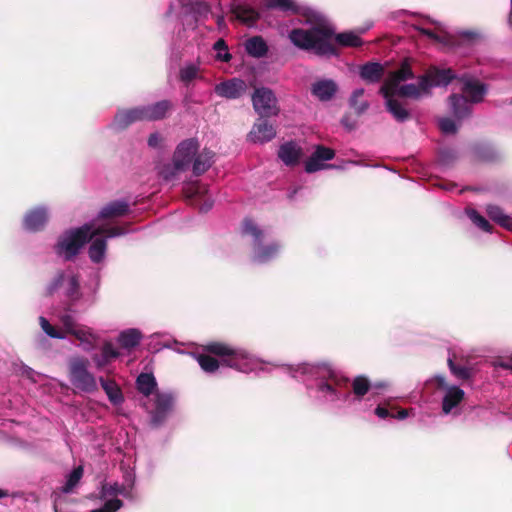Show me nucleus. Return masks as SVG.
Wrapping results in <instances>:
<instances>
[{"instance_id": "423d86ee", "label": "nucleus", "mask_w": 512, "mask_h": 512, "mask_svg": "<svg viewBox=\"0 0 512 512\" xmlns=\"http://www.w3.org/2000/svg\"><path fill=\"white\" fill-rule=\"evenodd\" d=\"M481 40V33L474 30H466L456 34H445L442 36V43L455 51L471 49Z\"/></svg>"}, {"instance_id": "393cba45", "label": "nucleus", "mask_w": 512, "mask_h": 512, "mask_svg": "<svg viewBox=\"0 0 512 512\" xmlns=\"http://www.w3.org/2000/svg\"><path fill=\"white\" fill-rule=\"evenodd\" d=\"M384 67L380 63L368 62L360 69V76L369 83H377L384 76Z\"/></svg>"}, {"instance_id": "6e6552de", "label": "nucleus", "mask_w": 512, "mask_h": 512, "mask_svg": "<svg viewBox=\"0 0 512 512\" xmlns=\"http://www.w3.org/2000/svg\"><path fill=\"white\" fill-rule=\"evenodd\" d=\"M174 398L167 393H157L155 395V408L151 412V422L157 427L160 426L168 414L172 411Z\"/></svg>"}, {"instance_id": "69168bd1", "label": "nucleus", "mask_w": 512, "mask_h": 512, "mask_svg": "<svg viewBox=\"0 0 512 512\" xmlns=\"http://www.w3.org/2000/svg\"><path fill=\"white\" fill-rule=\"evenodd\" d=\"M420 32H421V34L429 37L430 39H434V40L442 42V37H439L434 31H432L430 29L421 28Z\"/></svg>"}, {"instance_id": "aec40b11", "label": "nucleus", "mask_w": 512, "mask_h": 512, "mask_svg": "<svg viewBox=\"0 0 512 512\" xmlns=\"http://www.w3.org/2000/svg\"><path fill=\"white\" fill-rule=\"evenodd\" d=\"M47 212L43 208H35L26 213L24 227L29 231H39L47 222Z\"/></svg>"}, {"instance_id": "8fccbe9b", "label": "nucleus", "mask_w": 512, "mask_h": 512, "mask_svg": "<svg viewBox=\"0 0 512 512\" xmlns=\"http://www.w3.org/2000/svg\"><path fill=\"white\" fill-rule=\"evenodd\" d=\"M80 284L77 276H72L69 279L68 288L66 291L67 296L71 300H77L80 297Z\"/></svg>"}, {"instance_id": "4be33fe9", "label": "nucleus", "mask_w": 512, "mask_h": 512, "mask_svg": "<svg viewBox=\"0 0 512 512\" xmlns=\"http://www.w3.org/2000/svg\"><path fill=\"white\" fill-rule=\"evenodd\" d=\"M464 391L457 387L451 386L446 391L442 399V410L445 414H449L453 408L457 407L464 399Z\"/></svg>"}, {"instance_id": "a878e982", "label": "nucleus", "mask_w": 512, "mask_h": 512, "mask_svg": "<svg viewBox=\"0 0 512 512\" xmlns=\"http://www.w3.org/2000/svg\"><path fill=\"white\" fill-rule=\"evenodd\" d=\"M486 213L488 217L501 227L512 231V217L505 214L503 209L497 205H487Z\"/></svg>"}, {"instance_id": "bf43d9fd", "label": "nucleus", "mask_w": 512, "mask_h": 512, "mask_svg": "<svg viewBox=\"0 0 512 512\" xmlns=\"http://www.w3.org/2000/svg\"><path fill=\"white\" fill-rule=\"evenodd\" d=\"M63 326L68 334H72V331L76 330L78 326L76 325L74 319L70 315H65L62 317Z\"/></svg>"}, {"instance_id": "0e129e2a", "label": "nucleus", "mask_w": 512, "mask_h": 512, "mask_svg": "<svg viewBox=\"0 0 512 512\" xmlns=\"http://www.w3.org/2000/svg\"><path fill=\"white\" fill-rule=\"evenodd\" d=\"M161 141V137L157 133H152L148 137V145L150 147H157Z\"/></svg>"}, {"instance_id": "f03ea898", "label": "nucleus", "mask_w": 512, "mask_h": 512, "mask_svg": "<svg viewBox=\"0 0 512 512\" xmlns=\"http://www.w3.org/2000/svg\"><path fill=\"white\" fill-rule=\"evenodd\" d=\"M205 353L197 356V362L206 373H214L219 367L227 366L246 372L248 355L245 351L223 342L213 341L203 346Z\"/></svg>"}, {"instance_id": "1a4fd4ad", "label": "nucleus", "mask_w": 512, "mask_h": 512, "mask_svg": "<svg viewBox=\"0 0 512 512\" xmlns=\"http://www.w3.org/2000/svg\"><path fill=\"white\" fill-rule=\"evenodd\" d=\"M147 121L144 106H137L130 109L119 110L114 117V125L124 130L135 122Z\"/></svg>"}, {"instance_id": "338daca9", "label": "nucleus", "mask_w": 512, "mask_h": 512, "mask_svg": "<svg viewBox=\"0 0 512 512\" xmlns=\"http://www.w3.org/2000/svg\"><path fill=\"white\" fill-rule=\"evenodd\" d=\"M93 360L94 362L96 363L97 367H104L106 366L107 364H109L111 361L108 360L107 358H104V355H95L93 357Z\"/></svg>"}, {"instance_id": "49530a36", "label": "nucleus", "mask_w": 512, "mask_h": 512, "mask_svg": "<svg viewBox=\"0 0 512 512\" xmlns=\"http://www.w3.org/2000/svg\"><path fill=\"white\" fill-rule=\"evenodd\" d=\"M39 322L42 330L51 338L63 339L65 335L58 331L45 317H40Z\"/></svg>"}, {"instance_id": "680f3d73", "label": "nucleus", "mask_w": 512, "mask_h": 512, "mask_svg": "<svg viewBox=\"0 0 512 512\" xmlns=\"http://www.w3.org/2000/svg\"><path fill=\"white\" fill-rule=\"evenodd\" d=\"M434 382L436 384V386L439 388V389H446L448 390V388L450 387L447 382H446V378L445 376L443 375H436L434 377Z\"/></svg>"}, {"instance_id": "c9c22d12", "label": "nucleus", "mask_w": 512, "mask_h": 512, "mask_svg": "<svg viewBox=\"0 0 512 512\" xmlns=\"http://www.w3.org/2000/svg\"><path fill=\"white\" fill-rule=\"evenodd\" d=\"M363 95V88L356 89L353 91L349 99V105L352 109H354L357 115L363 114L369 108V103L366 100L362 99Z\"/></svg>"}, {"instance_id": "6e6d98bb", "label": "nucleus", "mask_w": 512, "mask_h": 512, "mask_svg": "<svg viewBox=\"0 0 512 512\" xmlns=\"http://www.w3.org/2000/svg\"><path fill=\"white\" fill-rule=\"evenodd\" d=\"M64 281V273L59 272L55 278L51 281V283L47 286L46 295H53L63 284Z\"/></svg>"}, {"instance_id": "20e7f679", "label": "nucleus", "mask_w": 512, "mask_h": 512, "mask_svg": "<svg viewBox=\"0 0 512 512\" xmlns=\"http://www.w3.org/2000/svg\"><path fill=\"white\" fill-rule=\"evenodd\" d=\"M89 361L86 358H74L69 363L70 382L77 389L91 393L97 390L96 379L88 371Z\"/></svg>"}, {"instance_id": "b1692460", "label": "nucleus", "mask_w": 512, "mask_h": 512, "mask_svg": "<svg viewBox=\"0 0 512 512\" xmlns=\"http://www.w3.org/2000/svg\"><path fill=\"white\" fill-rule=\"evenodd\" d=\"M215 153L208 149H203L201 153H199L193 162V174L195 176H200L204 174L213 164Z\"/></svg>"}, {"instance_id": "c85d7f7f", "label": "nucleus", "mask_w": 512, "mask_h": 512, "mask_svg": "<svg viewBox=\"0 0 512 512\" xmlns=\"http://www.w3.org/2000/svg\"><path fill=\"white\" fill-rule=\"evenodd\" d=\"M423 94H429L428 89L421 87V76L418 78V84H405L396 88V95L400 97H407L418 99Z\"/></svg>"}, {"instance_id": "774afa93", "label": "nucleus", "mask_w": 512, "mask_h": 512, "mask_svg": "<svg viewBox=\"0 0 512 512\" xmlns=\"http://www.w3.org/2000/svg\"><path fill=\"white\" fill-rule=\"evenodd\" d=\"M107 493L109 495H117L119 493H122V487H120L118 484H114V485H111L108 489H107Z\"/></svg>"}, {"instance_id": "a19ab883", "label": "nucleus", "mask_w": 512, "mask_h": 512, "mask_svg": "<svg viewBox=\"0 0 512 512\" xmlns=\"http://www.w3.org/2000/svg\"><path fill=\"white\" fill-rule=\"evenodd\" d=\"M83 467L78 466L72 470V472L67 476V480L65 485L62 487V491L64 493L71 492L77 484L80 482L81 478L83 477Z\"/></svg>"}, {"instance_id": "f8f14e48", "label": "nucleus", "mask_w": 512, "mask_h": 512, "mask_svg": "<svg viewBox=\"0 0 512 512\" xmlns=\"http://www.w3.org/2000/svg\"><path fill=\"white\" fill-rule=\"evenodd\" d=\"M276 136L275 127L268 122L266 118H261L254 123L250 133L249 140L253 143H265L271 141Z\"/></svg>"}, {"instance_id": "ea45409f", "label": "nucleus", "mask_w": 512, "mask_h": 512, "mask_svg": "<svg viewBox=\"0 0 512 512\" xmlns=\"http://www.w3.org/2000/svg\"><path fill=\"white\" fill-rule=\"evenodd\" d=\"M370 387H371L370 381L368 380L367 377H365L363 375H359V376L355 377L352 382V391H353L354 395L358 398H361L364 395H366L367 392L369 391Z\"/></svg>"}, {"instance_id": "39448f33", "label": "nucleus", "mask_w": 512, "mask_h": 512, "mask_svg": "<svg viewBox=\"0 0 512 512\" xmlns=\"http://www.w3.org/2000/svg\"><path fill=\"white\" fill-rule=\"evenodd\" d=\"M252 103L255 112L261 118L277 116L280 112L275 94L271 89L266 87L256 88L254 90Z\"/></svg>"}, {"instance_id": "f3484780", "label": "nucleus", "mask_w": 512, "mask_h": 512, "mask_svg": "<svg viewBox=\"0 0 512 512\" xmlns=\"http://www.w3.org/2000/svg\"><path fill=\"white\" fill-rule=\"evenodd\" d=\"M451 111L454 117L461 121L468 118L471 114V106L468 99L464 95L452 94L448 98Z\"/></svg>"}, {"instance_id": "0eeeda50", "label": "nucleus", "mask_w": 512, "mask_h": 512, "mask_svg": "<svg viewBox=\"0 0 512 512\" xmlns=\"http://www.w3.org/2000/svg\"><path fill=\"white\" fill-rule=\"evenodd\" d=\"M455 78L456 75L452 69H439L432 66L425 74L421 75V87L423 89H428V92L430 93L431 87L446 86Z\"/></svg>"}, {"instance_id": "c756f323", "label": "nucleus", "mask_w": 512, "mask_h": 512, "mask_svg": "<svg viewBox=\"0 0 512 512\" xmlns=\"http://www.w3.org/2000/svg\"><path fill=\"white\" fill-rule=\"evenodd\" d=\"M100 383L111 403L118 405L123 402L124 398L122 391L115 381L100 378Z\"/></svg>"}, {"instance_id": "2eb2a0df", "label": "nucleus", "mask_w": 512, "mask_h": 512, "mask_svg": "<svg viewBox=\"0 0 512 512\" xmlns=\"http://www.w3.org/2000/svg\"><path fill=\"white\" fill-rule=\"evenodd\" d=\"M413 78L414 74L410 64L404 62L401 64L399 69L389 74L381 88H386V92L396 91V88L399 86L401 82Z\"/></svg>"}, {"instance_id": "58836bf2", "label": "nucleus", "mask_w": 512, "mask_h": 512, "mask_svg": "<svg viewBox=\"0 0 512 512\" xmlns=\"http://www.w3.org/2000/svg\"><path fill=\"white\" fill-rule=\"evenodd\" d=\"M123 234H125V229L120 226H99L97 228H91L92 239L99 235H104L107 238H112Z\"/></svg>"}, {"instance_id": "f257e3e1", "label": "nucleus", "mask_w": 512, "mask_h": 512, "mask_svg": "<svg viewBox=\"0 0 512 512\" xmlns=\"http://www.w3.org/2000/svg\"><path fill=\"white\" fill-rule=\"evenodd\" d=\"M289 39L297 48L312 51L320 57L338 54L333 40L344 47H359L362 45L361 38L353 32H343L335 35L334 29L325 24H316L308 29H292L289 33Z\"/></svg>"}, {"instance_id": "4c0bfd02", "label": "nucleus", "mask_w": 512, "mask_h": 512, "mask_svg": "<svg viewBox=\"0 0 512 512\" xmlns=\"http://www.w3.org/2000/svg\"><path fill=\"white\" fill-rule=\"evenodd\" d=\"M200 67L196 64H188L179 71V80L185 85H189L193 80L200 78Z\"/></svg>"}, {"instance_id": "052dcab7", "label": "nucleus", "mask_w": 512, "mask_h": 512, "mask_svg": "<svg viewBox=\"0 0 512 512\" xmlns=\"http://www.w3.org/2000/svg\"><path fill=\"white\" fill-rule=\"evenodd\" d=\"M375 414L382 418V419H385L387 417H392L394 418L395 415L394 414H391V412L385 408V407H382V406H377L376 409H375Z\"/></svg>"}, {"instance_id": "ddd939ff", "label": "nucleus", "mask_w": 512, "mask_h": 512, "mask_svg": "<svg viewBox=\"0 0 512 512\" xmlns=\"http://www.w3.org/2000/svg\"><path fill=\"white\" fill-rule=\"evenodd\" d=\"M380 94L386 99V109L397 122H405L411 118L410 112L403 104L394 98L396 91L386 92V88H380Z\"/></svg>"}, {"instance_id": "13d9d810", "label": "nucleus", "mask_w": 512, "mask_h": 512, "mask_svg": "<svg viewBox=\"0 0 512 512\" xmlns=\"http://www.w3.org/2000/svg\"><path fill=\"white\" fill-rule=\"evenodd\" d=\"M101 354L104 355V358H107L110 361L119 356V352L113 347L111 342H105L103 344Z\"/></svg>"}, {"instance_id": "473e14b6", "label": "nucleus", "mask_w": 512, "mask_h": 512, "mask_svg": "<svg viewBox=\"0 0 512 512\" xmlns=\"http://www.w3.org/2000/svg\"><path fill=\"white\" fill-rule=\"evenodd\" d=\"M107 243L104 238H95L88 250L89 257L92 262L100 263L106 252Z\"/></svg>"}, {"instance_id": "4468645a", "label": "nucleus", "mask_w": 512, "mask_h": 512, "mask_svg": "<svg viewBox=\"0 0 512 512\" xmlns=\"http://www.w3.org/2000/svg\"><path fill=\"white\" fill-rule=\"evenodd\" d=\"M460 80L463 83L462 93L465 94L469 102L479 103L483 100L487 93V86L485 84L471 78H461Z\"/></svg>"}, {"instance_id": "7c9ffc66", "label": "nucleus", "mask_w": 512, "mask_h": 512, "mask_svg": "<svg viewBox=\"0 0 512 512\" xmlns=\"http://www.w3.org/2000/svg\"><path fill=\"white\" fill-rule=\"evenodd\" d=\"M141 337L142 335L137 329H128L119 334L118 343L122 348L131 349L140 343Z\"/></svg>"}, {"instance_id": "de8ad7c7", "label": "nucleus", "mask_w": 512, "mask_h": 512, "mask_svg": "<svg viewBox=\"0 0 512 512\" xmlns=\"http://www.w3.org/2000/svg\"><path fill=\"white\" fill-rule=\"evenodd\" d=\"M313 154L315 158H318L320 161H329L335 157V151L323 145H317Z\"/></svg>"}, {"instance_id": "3c124183", "label": "nucleus", "mask_w": 512, "mask_h": 512, "mask_svg": "<svg viewBox=\"0 0 512 512\" xmlns=\"http://www.w3.org/2000/svg\"><path fill=\"white\" fill-rule=\"evenodd\" d=\"M321 162L322 161H320L318 158H315V155L312 153V155L305 162V171L307 173H314L324 169L326 165L322 164Z\"/></svg>"}, {"instance_id": "a18cd8bd", "label": "nucleus", "mask_w": 512, "mask_h": 512, "mask_svg": "<svg viewBox=\"0 0 512 512\" xmlns=\"http://www.w3.org/2000/svg\"><path fill=\"white\" fill-rule=\"evenodd\" d=\"M468 216L473 221V223L483 231H492V225L489 223V221L485 219L482 215H480L476 210L472 209L471 211H469Z\"/></svg>"}, {"instance_id": "9b49d317", "label": "nucleus", "mask_w": 512, "mask_h": 512, "mask_svg": "<svg viewBox=\"0 0 512 512\" xmlns=\"http://www.w3.org/2000/svg\"><path fill=\"white\" fill-rule=\"evenodd\" d=\"M246 89L247 85L244 80L232 78L217 84L214 91L220 97L237 99L246 92Z\"/></svg>"}, {"instance_id": "7ed1b4c3", "label": "nucleus", "mask_w": 512, "mask_h": 512, "mask_svg": "<svg viewBox=\"0 0 512 512\" xmlns=\"http://www.w3.org/2000/svg\"><path fill=\"white\" fill-rule=\"evenodd\" d=\"M91 223H86L81 227L69 229L59 236L54 251L57 255L63 256L64 260L74 259L85 244L92 240Z\"/></svg>"}, {"instance_id": "4d7b16f0", "label": "nucleus", "mask_w": 512, "mask_h": 512, "mask_svg": "<svg viewBox=\"0 0 512 512\" xmlns=\"http://www.w3.org/2000/svg\"><path fill=\"white\" fill-rule=\"evenodd\" d=\"M319 391L322 393L334 395L333 400L339 399L341 397L340 393L335 388L331 379H329V381L326 382H321L319 384Z\"/></svg>"}, {"instance_id": "6ab92c4d", "label": "nucleus", "mask_w": 512, "mask_h": 512, "mask_svg": "<svg viewBox=\"0 0 512 512\" xmlns=\"http://www.w3.org/2000/svg\"><path fill=\"white\" fill-rule=\"evenodd\" d=\"M302 150L296 143L290 141L282 144L278 150V157L287 166H295L299 163Z\"/></svg>"}, {"instance_id": "2f4dec72", "label": "nucleus", "mask_w": 512, "mask_h": 512, "mask_svg": "<svg viewBox=\"0 0 512 512\" xmlns=\"http://www.w3.org/2000/svg\"><path fill=\"white\" fill-rule=\"evenodd\" d=\"M137 389L145 396H149L155 390L157 383L151 373H141L136 380Z\"/></svg>"}, {"instance_id": "5701e85b", "label": "nucleus", "mask_w": 512, "mask_h": 512, "mask_svg": "<svg viewBox=\"0 0 512 512\" xmlns=\"http://www.w3.org/2000/svg\"><path fill=\"white\" fill-rule=\"evenodd\" d=\"M245 51L254 58L264 57L268 52V46L261 36H253L244 43Z\"/></svg>"}, {"instance_id": "a211bd4d", "label": "nucleus", "mask_w": 512, "mask_h": 512, "mask_svg": "<svg viewBox=\"0 0 512 512\" xmlns=\"http://www.w3.org/2000/svg\"><path fill=\"white\" fill-rule=\"evenodd\" d=\"M130 212V206L127 201L116 200L109 202L99 212V219H112L122 217Z\"/></svg>"}, {"instance_id": "9d476101", "label": "nucleus", "mask_w": 512, "mask_h": 512, "mask_svg": "<svg viewBox=\"0 0 512 512\" xmlns=\"http://www.w3.org/2000/svg\"><path fill=\"white\" fill-rule=\"evenodd\" d=\"M198 148L199 144L197 140L186 139L177 146L173 154V160L177 163L178 166H181L184 170H186L193 157L196 155Z\"/></svg>"}, {"instance_id": "603ef678", "label": "nucleus", "mask_w": 512, "mask_h": 512, "mask_svg": "<svg viewBox=\"0 0 512 512\" xmlns=\"http://www.w3.org/2000/svg\"><path fill=\"white\" fill-rule=\"evenodd\" d=\"M439 128L443 133L446 134H455L458 130L454 120L447 117L439 120Z\"/></svg>"}, {"instance_id": "e2e57ef3", "label": "nucleus", "mask_w": 512, "mask_h": 512, "mask_svg": "<svg viewBox=\"0 0 512 512\" xmlns=\"http://www.w3.org/2000/svg\"><path fill=\"white\" fill-rule=\"evenodd\" d=\"M330 379L333 382L336 389L348 386L349 381L347 378H338L336 376H331Z\"/></svg>"}, {"instance_id": "cd10ccee", "label": "nucleus", "mask_w": 512, "mask_h": 512, "mask_svg": "<svg viewBox=\"0 0 512 512\" xmlns=\"http://www.w3.org/2000/svg\"><path fill=\"white\" fill-rule=\"evenodd\" d=\"M233 14L241 22L247 25H254L260 18L259 13L247 5H237L233 8Z\"/></svg>"}, {"instance_id": "c03bdc74", "label": "nucleus", "mask_w": 512, "mask_h": 512, "mask_svg": "<svg viewBox=\"0 0 512 512\" xmlns=\"http://www.w3.org/2000/svg\"><path fill=\"white\" fill-rule=\"evenodd\" d=\"M447 363L451 373L457 378L461 380H468L471 378L472 371L470 368L455 364L452 358H449Z\"/></svg>"}, {"instance_id": "72a5a7b5", "label": "nucleus", "mask_w": 512, "mask_h": 512, "mask_svg": "<svg viewBox=\"0 0 512 512\" xmlns=\"http://www.w3.org/2000/svg\"><path fill=\"white\" fill-rule=\"evenodd\" d=\"M268 9H279L291 14H299L301 7L294 0H269L266 4Z\"/></svg>"}, {"instance_id": "dca6fc26", "label": "nucleus", "mask_w": 512, "mask_h": 512, "mask_svg": "<svg viewBox=\"0 0 512 512\" xmlns=\"http://www.w3.org/2000/svg\"><path fill=\"white\" fill-rule=\"evenodd\" d=\"M147 117V122L160 121L165 119L174 109V104L168 99L143 105Z\"/></svg>"}, {"instance_id": "37998d69", "label": "nucleus", "mask_w": 512, "mask_h": 512, "mask_svg": "<svg viewBox=\"0 0 512 512\" xmlns=\"http://www.w3.org/2000/svg\"><path fill=\"white\" fill-rule=\"evenodd\" d=\"M213 49L218 52L215 56V59L217 61L227 63L232 59V55L229 53L228 45L224 39H222V38L218 39L214 43Z\"/></svg>"}, {"instance_id": "f704fd0d", "label": "nucleus", "mask_w": 512, "mask_h": 512, "mask_svg": "<svg viewBox=\"0 0 512 512\" xmlns=\"http://www.w3.org/2000/svg\"><path fill=\"white\" fill-rule=\"evenodd\" d=\"M474 155L483 162H495L499 159V155L494 148L483 144H478L474 147Z\"/></svg>"}, {"instance_id": "864d4df0", "label": "nucleus", "mask_w": 512, "mask_h": 512, "mask_svg": "<svg viewBox=\"0 0 512 512\" xmlns=\"http://www.w3.org/2000/svg\"><path fill=\"white\" fill-rule=\"evenodd\" d=\"M439 159L443 164L449 165L457 159V153L451 148H443L439 151Z\"/></svg>"}, {"instance_id": "5fc2aeb1", "label": "nucleus", "mask_w": 512, "mask_h": 512, "mask_svg": "<svg viewBox=\"0 0 512 512\" xmlns=\"http://www.w3.org/2000/svg\"><path fill=\"white\" fill-rule=\"evenodd\" d=\"M122 506V500L114 498L106 501L100 509H96V512H116Z\"/></svg>"}, {"instance_id": "79ce46f5", "label": "nucleus", "mask_w": 512, "mask_h": 512, "mask_svg": "<svg viewBox=\"0 0 512 512\" xmlns=\"http://www.w3.org/2000/svg\"><path fill=\"white\" fill-rule=\"evenodd\" d=\"M75 338H77L82 343L88 345L86 350L94 347V341L96 340L95 335L91 332L90 329H85L78 327L75 331H72V334Z\"/></svg>"}, {"instance_id": "412c9836", "label": "nucleus", "mask_w": 512, "mask_h": 512, "mask_svg": "<svg viewBox=\"0 0 512 512\" xmlns=\"http://www.w3.org/2000/svg\"><path fill=\"white\" fill-rule=\"evenodd\" d=\"M311 92L320 101H329L337 92V85L333 80H320L312 85Z\"/></svg>"}, {"instance_id": "bb28decb", "label": "nucleus", "mask_w": 512, "mask_h": 512, "mask_svg": "<svg viewBox=\"0 0 512 512\" xmlns=\"http://www.w3.org/2000/svg\"><path fill=\"white\" fill-rule=\"evenodd\" d=\"M279 250V246L275 243L263 246L261 240L254 243V256L253 261L264 263L273 258Z\"/></svg>"}, {"instance_id": "09e8293b", "label": "nucleus", "mask_w": 512, "mask_h": 512, "mask_svg": "<svg viewBox=\"0 0 512 512\" xmlns=\"http://www.w3.org/2000/svg\"><path fill=\"white\" fill-rule=\"evenodd\" d=\"M243 232L252 235L255 238V242L261 240L263 236V232L250 219L244 220Z\"/></svg>"}, {"instance_id": "e433bc0d", "label": "nucleus", "mask_w": 512, "mask_h": 512, "mask_svg": "<svg viewBox=\"0 0 512 512\" xmlns=\"http://www.w3.org/2000/svg\"><path fill=\"white\" fill-rule=\"evenodd\" d=\"M184 171L181 166H178L177 163L172 160L171 163H163L158 168V174L164 181H172L177 175Z\"/></svg>"}]
</instances>
